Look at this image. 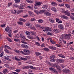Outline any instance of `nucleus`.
Returning a JSON list of instances; mask_svg holds the SVG:
<instances>
[{
    "mask_svg": "<svg viewBox=\"0 0 74 74\" xmlns=\"http://www.w3.org/2000/svg\"><path fill=\"white\" fill-rule=\"evenodd\" d=\"M20 37L21 40H22L21 41L22 43H23V44H26V42H24V41L26 40V38L24 35L22 34H21L20 35Z\"/></svg>",
    "mask_w": 74,
    "mask_h": 74,
    "instance_id": "1",
    "label": "nucleus"
},
{
    "mask_svg": "<svg viewBox=\"0 0 74 74\" xmlns=\"http://www.w3.org/2000/svg\"><path fill=\"white\" fill-rule=\"evenodd\" d=\"M61 37L62 39H67V40H70V37H68V35L67 34H63L61 35Z\"/></svg>",
    "mask_w": 74,
    "mask_h": 74,
    "instance_id": "2",
    "label": "nucleus"
},
{
    "mask_svg": "<svg viewBox=\"0 0 74 74\" xmlns=\"http://www.w3.org/2000/svg\"><path fill=\"white\" fill-rule=\"evenodd\" d=\"M43 31H44V32L45 33H47V31L51 32L52 31V29H51V28L49 27H46L44 29H43Z\"/></svg>",
    "mask_w": 74,
    "mask_h": 74,
    "instance_id": "3",
    "label": "nucleus"
},
{
    "mask_svg": "<svg viewBox=\"0 0 74 74\" xmlns=\"http://www.w3.org/2000/svg\"><path fill=\"white\" fill-rule=\"evenodd\" d=\"M63 12L64 13L65 15H67V16H70V12L68 11H63Z\"/></svg>",
    "mask_w": 74,
    "mask_h": 74,
    "instance_id": "4",
    "label": "nucleus"
},
{
    "mask_svg": "<svg viewBox=\"0 0 74 74\" xmlns=\"http://www.w3.org/2000/svg\"><path fill=\"white\" fill-rule=\"evenodd\" d=\"M23 51L25 53L28 55H29L30 54V51L27 49H24Z\"/></svg>",
    "mask_w": 74,
    "mask_h": 74,
    "instance_id": "5",
    "label": "nucleus"
},
{
    "mask_svg": "<svg viewBox=\"0 0 74 74\" xmlns=\"http://www.w3.org/2000/svg\"><path fill=\"white\" fill-rule=\"evenodd\" d=\"M58 28L60 29V30H63L64 29V27H63V25L62 24L59 25H58Z\"/></svg>",
    "mask_w": 74,
    "mask_h": 74,
    "instance_id": "6",
    "label": "nucleus"
},
{
    "mask_svg": "<svg viewBox=\"0 0 74 74\" xmlns=\"http://www.w3.org/2000/svg\"><path fill=\"white\" fill-rule=\"evenodd\" d=\"M16 39H14V40L15 41H20V40H19V36H18V35H16Z\"/></svg>",
    "mask_w": 74,
    "mask_h": 74,
    "instance_id": "7",
    "label": "nucleus"
},
{
    "mask_svg": "<svg viewBox=\"0 0 74 74\" xmlns=\"http://www.w3.org/2000/svg\"><path fill=\"white\" fill-rule=\"evenodd\" d=\"M49 70H51V71H54V73H57L58 71H57L56 69H55L54 68H49Z\"/></svg>",
    "mask_w": 74,
    "mask_h": 74,
    "instance_id": "8",
    "label": "nucleus"
},
{
    "mask_svg": "<svg viewBox=\"0 0 74 74\" xmlns=\"http://www.w3.org/2000/svg\"><path fill=\"white\" fill-rule=\"evenodd\" d=\"M62 18H63V19H68L69 17L65 15H62L60 16Z\"/></svg>",
    "mask_w": 74,
    "mask_h": 74,
    "instance_id": "9",
    "label": "nucleus"
},
{
    "mask_svg": "<svg viewBox=\"0 0 74 74\" xmlns=\"http://www.w3.org/2000/svg\"><path fill=\"white\" fill-rule=\"evenodd\" d=\"M56 61L58 63H63L64 62L63 60L61 59H57Z\"/></svg>",
    "mask_w": 74,
    "mask_h": 74,
    "instance_id": "10",
    "label": "nucleus"
},
{
    "mask_svg": "<svg viewBox=\"0 0 74 74\" xmlns=\"http://www.w3.org/2000/svg\"><path fill=\"white\" fill-rule=\"evenodd\" d=\"M5 32L7 31L8 33H9L10 32V31H12V30L10 29V27H7L5 29Z\"/></svg>",
    "mask_w": 74,
    "mask_h": 74,
    "instance_id": "11",
    "label": "nucleus"
},
{
    "mask_svg": "<svg viewBox=\"0 0 74 74\" xmlns=\"http://www.w3.org/2000/svg\"><path fill=\"white\" fill-rule=\"evenodd\" d=\"M16 53H22V54H25V53H23V52L22 51H19L18 50H16L14 51Z\"/></svg>",
    "mask_w": 74,
    "mask_h": 74,
    "instance_id": "12",
    "label": "nucleus"
},
{
    "mask_svg": "<svg viewBox=\"0 0 74 74\" xmlns=\"http://www.w3.org/2000/svg\"><path fill=\"white\" fill-rule=\"evenodd\" d=\"M21 46L23 48H26L27 49V48H29L28 46L25 44H22L21 45Z\"/></svg>",
    "mask_w": 74,
    "mask_h": 74,
    "instance_id": "13",
    "label": "nucleus"
},
{
    "mask_svg": "<svg viewBox=\"0 0 74 74\" xmlns=\"http://www.w3.org/2000/svg\"><path fill=\"white\" fill-rule=\"evenodd\" d=\"M26 6V4L25 3H23L21 5V6L19 7L20 9H23V8L25 7Z\"/></svg>",
    "mask_w": 74,
    "mask_h": 74,
    "instance_id": "14",
    "label": "nucleus"
},
{
    "mask_svg": "<svg viewBox=\"0 0 74 74\" xmlns=\"http://www.w3.org/2000/svg\"><path fill=\"white\" fill-rule=\"evenodd\" d=\"M49 48H50V49H51L53 50H56V47H53L51 46H49Z\"/></svg>",
    "mask_w": 74,
    "mask_h": 74,
    "instance_id": "15",
    "label": "nucleus"
},
{
    "mask_svg": "<svg viewBox=\"0 0 74 74\" xmlns=\"http://www.w3.org/2000/svg\"><path fill=\"white\" fill-rule=\"evenodd\" d=\"M63 72L64 73H69L70 72V70L68 69H64L62 70Z\"/></svg>",
    "mask_w": 74,
    "mask_h": 74,
    "instance_id": "16",
    "label": "nucleus"
},
{
    "mask_svg": "<svg viewBox=\"0 0 74 74\" xmlns=\"http://www.w3.org/2000/svg\"><path fill=\"white\" fill-rule=\"evenodd\" d=\"M45 15H46V16H50L51 15V14L49 12H46L44 13Z\"/></svg>",
    "mask_w": 74,
    "mask_h": 74,
    "instance_id": "17",
    "label": "nucleus"
},
{
    "mask_svg": "<svg viewBox=\"0 0 74 74\" xmlns=\"http://www.w3.org/2000/svg\"><path fill=\"white\" fill-rule=\"evenodd\" d=\"M36 4L37 5H41L42 3L41 2L36 1L35 2Z\"/></svg>",
    "mask_w": 74,
    "mask_h": 74,
    "instance_id": "18",
    "label": "nucleus"
},
{
    "mask_svg": "<svg viewBox=\"0 0 74 74\" xmlns=\"http://www.w3.org/2000/svg\"><path fill=\"white\" fill-rule=\"evenodd\" d=\"M53 31L55 33H59V32H60V30H59V29H54L53 30Z\"/></svg>",
    "mask_w": 74,
    "mask_h": 74,
    "instance_id": "19",
    "label": "nucleus"
},
{
    "mask_svg": "<svg viewBox=\"0 0 74 74\" xmlns=\"http://www.w3.org/2000/svg\"><path fill=\"white\" fill-rule=\"evenodd\" d=\"M30 33L32 35H34V36H36V33L35 32L30 31Z\"/></svg>",
    "mask_w": 74,
    "mask_h": 74,
    "instance_id": "20",
    "label": "nucleus"
},
{
    "mask_svg": "<svg viewBox=\"0 0 74 74\" xmlns=\"http://www.w3.org/2000/svg\"><path fill=\"white\" fill-rule=\"evenodd\" d=\"M25 25L27 26H32V24L31 23H26Z\"/></svg>",
    "mask_w": 74,
    "mask_h": 74,
    "instance_id": "21",
    "label": "nucleus"
},
{
    "mask_svg": "<svg viewBox=\"0 0 74 74\" xmlns=\"http://www.w3.org/2000/svg\"><path fill=\"white\" fill-rule=\"evenodd\" d=\"M28 12L29 14L30 15V16H33L34 14H33V13L32 12H30V11H28Z\"/></svg>",
    "mask_w": 74,
    "mask_h": 74,
    "instance_id": "22",
    "label": "nucleus"
},
{
    "mask_svg": "<svg viewBox=\"0 0 74 74\" xmlns=\"http://www.w3.org/2000/svg\"><path fill=\"white\" fill-rule=\"evenodd\" d=\"M4 59H5V61H6V60H8V59H9V56H5L4 57Z\"/></svg>",
    "mask_w": 74,
    "mask_h": 74,
    "instance_id": "23",
    "label": "nucleus"
},
{
    "mask_svg": "<svg viewBox=\"0 0 74 74\" xmlns=\"http://www.w3.org/2000/svg\"><path fill=\"white\" fill-rule=\"evenodd\" d=\"M12 33V31H10L9 32H8L9 33L8 36H9V37H12V35H11V33Z\"/></svg>",
    "mask_w": 74,
    "mask_h": 74,
    "instance_id": "24",
    "label": "nucleus"
},
{
    "mask_svg": "<svg viewBox=\"0 0 74 74\" xmlns=\"http://www.w3.org/2000/svg\"><path fill=\"white\" fill-rule=\"evenodd\" d=\"M8 72V70L5 69L3 70V73H4V74H5L6 73H7Z\"/></svg>",
    "mask_w": 74,
    "mask_h": 74,
    "instance_id": "25",
    "label": "nucleus"
},
{
    "mask_svg": "<svg viewBox=\"0 0 74 74\" xmlns=\"http://www.w3.org/2000/svg\"><path fill=\"white\" fill-rule=\"evenodd\" d=\"M51 10L53 11H54L55 12H56V8H51Z\"/></svg>",
    "mask_w": 74,
    "mask_h": 74,
    "instance_id": "26",
    "label": "nucleus"
},
{
    "mask_svg": "<svg viewBox=\"0 0 74 74\" xmlns=\"http://www.w3.org/2000/svg\"><path fill=\"white\" fill-rule=\"evenodd\" d=\"M27 2V3H33V1H31L30 0H26Z\"/></svg>",
    "mask_w": 74,
    "mask_h": 74,
    "instance_id": "27",
    "label": "nucleus"
},
{
    "mask_svg": "<svg viewBox=\"0 0 74 74\" xmlns=\"http://www.w3.org/2000/svg\"><path fill=\"white\" fill-rule=\"evenodd\" d=\"M29 68H30V67L29 66H25L23 67V69H29Z\"/></svg>",
    "mask_w": 74,
    "mask_h": 74,
    "instance_id": "28",
    "label": "nucleus"
},
{
    "mask_svg": "<svg viewBox=\"0 0 74 74\" xmlns=\"http://www.w3.org/2000/svg\"><path fill=\"white\" fill-rule=\"evenodd\" d=\"M11 12L12 13V14H16V10H12L11 11Z\"/></svg>",
    "mask_w": 74,
    "mask_h": 74,
    "instance_id": "29",
    "label": "nucleus"
},
{
    "mask_svg": "<svg viewBox=\"0 0 74 74\" xmlns=\"http://www.w3.org/2000/svg\"><path fill=\"white\" fill-rule=\"evenodd\" d=\"M20 58L21 59L23 60H27V58H23L21 57H20Z\"/></svg>",
    "mask_w": 74,
    "mask_h": 74,
    "instance_id": "30",
    "label": "nucleus"
},
{
    "mask_svg": "<svg viewBox=\"0 0 74 74\" xmlns=\"http://www.w3.org/2000/svg\"><path fill=\"white\" fill-rule=\"evenodd\" d=\"M19 20L20 21H22V22H26V20L24 19H23L22 18H21L20 19H19Z\"/></svg>",
    "mask_w": 74,
    "mask_h": 74,
    "instance_id": "31",
    "label": "nucleus"
},
{
    "mask_svg": "<svg viewBox=\"0 0 74 74\" xmlns=\"http://www.w3.org/2000/svg\"><path fill=\"white\" fill-rule=\"evenodd\" d=\"M6 39L7 40H8L9 41H10V42H12V40L10 38L8 37H6Z\"/></svg>",
    "mask_w": 74,
    "mask_h": 74,
    "instance_id": "32",
    "label": "nucleus"
},
{
    "mask_svg": "<svg viewBox=\"0 0 74 74\" xmlns=\"http://www.w3.org/2000/svg\"><path fill=\"white\" fill-rule=\"evenodd\" d=\"M48 7V6H46L45 5H44L42 6L43 8H46V9H47Z\"/></svg>",
    "mask_w": 74,
    "mask_h": 74,
    "instance_id": "33",
    "label": "nucleus"
},
{
    "mask_svg": "<svg viewBox=\"0 0 74 74\" xmlns=\"http://www.w3.org/2000/svg\"><path fill=\"white\" fill-rule=\"evenodd\" d=\"M44 50L46 52H48V51H49V49L48 48H47V47H45L44 48Z\"/></svg>",
    "mask_w": 74,
    "mask_h": 74,
    "instance_id": "34",
    "label": "nucleus"
},
{
    "mask_svg": "<svg viewBox=\"0 0 74 74\" xmlns=\"http://www.w3.org/2000/svg\"><path fill=\"white\" fill-rule=\"evenodd\" d=\"M50 42L51 44H55V42L52 39H51L50 40Z\"/></svg>",
    "mask_w": 74,
    "mask_h": 74,
    "instance_id": "35",
    "label": "nucleus"
},
{
    "mask_svg": "<svg viewBox=\"0 0 74 74\" xmlns=\"http://www.w3.org/2000/svg\"><path fill=\"white\" fill-rule=\"evenodd\" d=\"M58 56H59V57H61V58H65V56L62 54H59Z\"/></svg>",
    "mask_w": 74,
    "mask_h": 74,
    "instance_id": "36",
    "label": "nucleus"
},
{
    "mask_svg": "<svg viewBox=\"0 0 74 74\" xmlns=\"http://www.w3.org/2000/svg\"><path fill=\"white\" fill-rule=\"evenodd\" d=\"M65 7H67V8H70V5H69L68 4H65Z\"/></svg>",
    "mask_w": 74,
    "mask_h": 74,
    "instance_id": "37",
    "label": "nucleus"
},
{
    "mask_svg": "<svg viewBox=\"0 0 74 74\" xmlns=\"http://www.w3.org/2000/svg\"><path fill=\"white\" fill-rule=\"evenodd\" d=\"M29 68H30L31 69H33V70H36V67H34L32 66H29Z\"/></svg>",
    "mask_w": 74,
    "mask_h": 74,
    "instance_id": "38",
    "label": "nucleus"
},
{
    "mask_svg": "<svg viewBox=\"0 0 74 74\" xmlns=\"http://www.w3.org/2000/svg\"><path fill=\"white\" fill-rule=\"evenodd\" d=\"M38 22L39 23H42L44 21L42 19H39L38 20Z\"/></svg>",
    "mask_w": 74,
    "mask_h": 74,
    "instance_id": "39",
    "label": "nucleus"
},
{
    "mask_svg": "<svg viewBox=\"0 0 74 74\" xmlns=\"http://www.w3.org/2000/svg\"><path fill=\"white\" fill-rule=\"evenodd\" d=\"M27 37L28 38H29V39H33V37L32 36H27Z\"/></svg>",
    "mask_w": 74,
    "mask_h": 74,
    "instance_id": "40",
    "label": "nucleus"
},
{
    "mask_svg": "<svg viewBox=\"0 0 74 74\" xmlns=\"http://www.w3.org/2000/svg\"><path fill=\"white\" fill-rule=\"evenodd\" d=\"M23 10H18L17 12V14H20V13H21V12H23Z\"/></svg>",
    "mask_w": 74,
    "mask_h": 74,
    "instance_id": "41",
    "label": "nucleus"
},
{
    "mask_svg": "<svg viewBox=\"0 0 74 74\" xmlns=\"http://www.w3.org/2000/svg\"><path fill=\"white\" fill-rule=\"evenodd\" d=\"M55 58V56H51L50 57V59H54V58Z\"/></svg>",
    "mask_w": 74,
    "mask_h": 74,
    "instance_id": "42",
    "label": "nucleus"
},
{
    "mask_svg": "<svg viewBox=\"0 0 74 74\" xmlns=\"http://www.w3.org/2000/svg\"><path fill=\"white\" fill-rule=\"evenodd\" d=\"M49 21L51 22V23H53L55 22V21H54V20L51 19H49Z\"/></svg>",
    "mask_w": 74,
    "mask_h": 74,
    "instance_id": "43",
    "label": "nucleus"
},
{
    "mask_svg": "<svg viewBox=\"0 0 74 74\" xmlns=\"http://www.w3.org/2000/svg\"><path fill=\"white\" fill-rule=\"evenodd\" d=\"M7 48H8V49H11V48H10V47L9 46L7 45H5V49H6Z\"/></svg>",
    "mask_w": 74,
    "mask_h": 74,
    "instance_id": "44",
    "label": "nucleus"
},
{
    "mask_svg": "<svg viewBox=\"0 0 74 74\" xmlns=\"http://www.w3.org/2000/svg\"><path fill=\"white\" fill-rule=\"evenodd\" d=\"M35 54L36 56H39V55H41V53H40L38 52L35 53Z\"/></svg>",
    "mask_w": 74,
    "mask_h": 74,
    "instance_id": "45",
    "label": "nucleus"
},
{
    "mask_svg": "<svg viewBox=\"0 0 74 74\" xmlns=\"http://www.w3.org/2000/svg\"><path fill=\"white\" fill-rule=\"evenodd\" d=\"M34 12H35V13H36L37 14H38L39 12L37 10H34Z\"/></svg>",
    "mask_w": 74,
    "mask_h": 74,
    "instance_id": "46",
    "label": "nucleus"
},
{
    "mask_svg": "<svg viewBox=\"0 0 74 74\" xmlns=\"http://www.w3.org/2000/svg\"><path fill=\"white\" fill-rule=\"evenodd\" d=\"M51 67H56V64H53L51 65Z\"/></svg>",
    "mask_w": 74,
    "mask_h": 74,
    "instance_id": "47",
    "label": "nucleus"
},
{
    "mask_svg": "<svg viewBox=\"0 0 74 74\" xmlns=\"http://www.w3.org/2000/svg\"><path fill=\"white\" fill-rule=\"evenodd\" d=\"M35 6H34V8H35V9H38V8L37 7L38 6V5H37L36 4H35Z\"/></svg>",
    "mask_w": 74,
    "mask_h": 74,
    "instance_id": "48",
    "label": "nucleus"
},
{
    "mask_svg": "<svg viewBox=\"0 0 74 74\" xmlns=\"http://www.w3.org/2000/svg\"><path fill=\"white\" fill-rule=\"evenodd\" d=\"M5 52H6V53H9L10 52V51L6 49H5Z\"/></svg>",
    "mask_w": 74,
    "mask_h": 74,
    "instance_id": "49",
    "label": "nucleus"
},
{
    "mask_svg": "<svg viewBox=\"0 0 74 74\" xmlns=\"http://www.w3.org/2000/svg\"><path fill=\"white\" fill-rule=\"evenodd\" d=\"M26 34L27 35H30V32H29L27 31L26 32Z\"/></svg>",
    "mask_w": 74,
    "mask_h": 74,
    "instance_id": "50",
    "label": "nucleus"
},
{
    "mask_svg": "<svg viewBox=\"0 0 74 74\" xmlns=\"http://www.w3.org/2000/svg\"><path fill=\"white\" fill-rule=\"evenodd\" d=\"M17 23H18V25H23V23L22 22H19V21Z\"/></svg>",
    "mask_w": 74,
    "mask_h": 74,
    "instance_id": "51",
    "label": "nucleus"
},
{
    "mask_svg": "<svg viewBox=\"0 0 74 74\" xmlns=\"http://www.w3.org/2000/svg\"><path fill=\"white\" fill-rule=\"evenodd\" d=\"M35 44L37 45H38V46L39 47H40V44L38 42H36Z\"/></svg>",
    "mask_w": 74,
    "mask_h": 74,
    "instance_id": "52",
    "label": "nucleus"
},
{
    "mask_svg": "<svg viewBox=\"0 0 74 74\" xmlns=\"http://www.w3.org/2000/svg\"><path fill=\"white\" fill-rule=\"evenodd\" d=\"M17 7V5H16V4H14L13 5V7L14 8H16Z\"/></svg>",
    "mask_w": 74,
    "mask_h": 74,
    "instance_id": "53",
    "label": "nucleus"
},
{
    "mask_svg": "<svg viewBox=\"0 0 74 74\" xmlns=\"http://www.w3.org/2000/svg\"><path fill=\"white\" fill-rule=\"evenodd\" d=\"M38 14H42V13H44V11L43 10H41L40 11H38Z\"/></svg>",
    "mask_w": 74,
    "mask_h": 74,
    "instance_id": "54",
    "label": "nucleus"
},
{
    "mask_svg": "<svg viewBox=\"0 0 74 74\" xmlns=\"http://www.w3.org/2000/svg\"><path fill=\"white\" fill-rule=\"evenodd\" d=\"M73 42H70L68 44H67V45H68V46H69V45H71V44H73Z\"/></svg>",
    "mask_w": 74,
    "mask_h": 74,
    "instance_id": "55",
    "label": "nucleus"
},
{
    "mask_svg": "<svg viewBox=\"0 0 74 74\" xmlns=\"http://www.w3.org/2000/svg\"><path fill=\"white\" fill-rule=\"evenodd\" d=\"M15 1V3H19L20 2V0H14Z\"/></svg>",
    "mask_w": 74,
    "mask_h": 74,
    "instance_id": "56",
    "label": "nucleus"
},
{
    "mask_svg": "<svg viewBox=\"0 0 74 74\" xmlns=\"http://www.w3.org/2000/svg\"><path fill=\"white\" fill-rule=\"evenodd\" d=\"M4 53V52L3 51L0 54V57H2L3 56V54Z\"/></svg>",
    "mask_w": 74,
    "mask_h": 74,
    "instance_id": "57",
    "label": "nucleus"
},
{
    "mask_svg": "<svg viewBox=\"0 0 74 74\" xmlns=\"http://www.w3.org/2000/svg\"><path fill=\"white\" fill-rule=\"evenodd\" d=\"M28 7L29 9H32L33 8V6H29Z\"/></svg>",
    "mask_w": 74,
    "mask_h": 74,
    "instance_id": "58",
    "label": "nucleus"
},
{
    "mask_svg": "<svg viewBox=\"0 0 74 74\" xmlns=\"http://www.w3.org/2000/svg\"><path fill=\"white\" fill-rule=\"evenodd\" d=\"M12 3H8V7H10V5H12Z\"/></svg>",
    "mask_w": 74,
    "mask_h": 74,
    "instance_id": "59",
    "label": "nucleus"
},
{
    "mask_svg": "<svg viewBox=\"0 0 74 74\" xmlns=\"http://www.w3.org/2000/svg\"><path fill=\"white\" fill-rule=\"evenodd\" d=\"M70 18H71V19H72V20H73V21H74V17H73V16H71L70 17Z\"/></svg>",
    "mask_w": 74,
    "mask_h": 74,
    "instance_id": "60",
    "label": "nucleus"
},
{
    "mask_svg": "<svg viewBox=\"0 0 74 74\" xmlns=\"http://www.w3.org/2000/svg\"><path fill=\"white\" fill-rule=\"evenodd\" d=\"M47 34L48 35H50V36H52V34L51 32H48Z\"/></svg>",
    "mask_w": 74,
    "mask_h": 74,
    "instance_id": "61",
    "label": "nucleus"
},
{
    "mask_svg": "<svg viewBox=\"0 0 74 74\" xmlns=\"http://www.w3.org/2000/svg\"><path fill=\"white\" fill-rule=\"evenodd\" d=\"M56 46H57L58 47H61V45H58V44H56Z\"/></svg>",
    "mask_w": 74,
    "mask_h": 74,
    "instance_id": "62",
    "label": "nucleus"
},
{
    "mask_svg": "<svg viewBox=\"0 0 74 74\" xmlns=\"http://www.w3.org/2000/svg\"><path fill=\"white\" fill-rule=\"evenodd\" d=\"M51 62H55V59H52L50 60Z\"/></svg>",
    "mask_w": 74,
    "mask_h": 74,
    "instance_id": "63",
    "label": "nucleus"
},
{
    "mask_svg": "<svg viewBox=\"0 0 74 74\" xmlns=\"http://www.w3.org/2000/svg\"><path fill=\"white\" fill-rule=\"evenodd\" d=\"M5 24H4L3 25H1V26L2 27H5Z\"/></svg>",
    "mask_w": 74,
    "mask_h": 74,
    "instance_id": "64",
    "label": "nucleus"
}]
</instances>
